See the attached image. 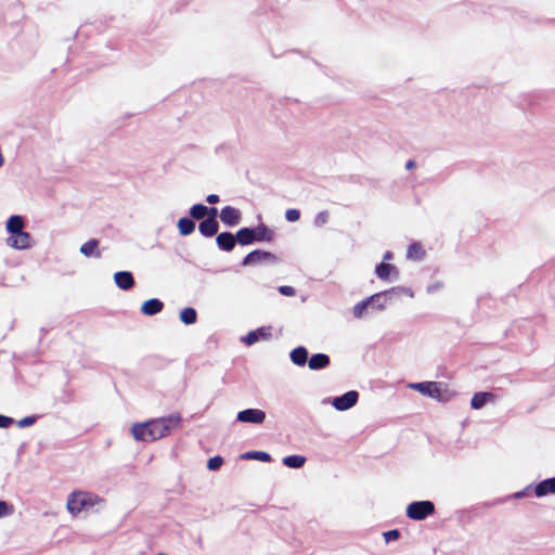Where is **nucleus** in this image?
<instances>
[{
	"label": "nucleus",
	"instance_id": "1",
	"mask_svg": "<svg viewBox=\"0 0 555 555\" xmlns=\"http://www.w3.org/2000/svg\"><path fill=\"white\" fill-rule=\"evenodd\" d=\"M181 421V415L173 413L166 417H159L143 424H134L131 428V433L135 440L154 441L178 429Z\"/></svg>",
	"mask_w": 555,
	"mask_h": 555
},
{
	"label": "nucleus",
	"instance_id": "2",
	"mask_svg": "<svg viewBox=\"0 0 555 555\" xmlns=\"http://www.w3.org/2000/svg\"><path fill=\"white\" fill-rule=\"evenodd\" d=\"M102 502V499L95 494L83 492V491H74L67 499V509L68 512L76 516L80 512L93 507L96 504Z\"/></svg>",
	"mask_w": 555,
	"mask_h": 555
},
{
	"label": "nucleus",
	"instance_id": "3",
	"mask_svg": "<svg viewBox=\"0 0 555 555\" xmlns=\"http://www.w3.org/2000/svg\"><path fill=\"white\" fill-rule=\"evenodd\" d=\"M434 513L435 504L430 501H415L406 507V516L413 520H423Z\"/></svg>",
	"mask_w": 555,
	"mask_h": 555
},
{
	"label": "nucleus",
	"instance_id": "4",
	"mask_svg": "<svg viewBox=\"0 0 555 555\" xmlns=\"http://www.w3.org/2000/svg\"><path fill=\"white\" fill-rule=\"evenodd\" d=\"M276 260H278V258L274 254H272L270 251L261 250V249H256V250L248 253L244 257L242 264L247 267V266H255V264L262 263V262L274 263V262H276Z\"/></svg>",
	"mask_w": 555,
	"mask_h": 555
},
{
	"label": "nucleus",
	"instance_id": "5",
	"mask_svg": "<svg viewBox=\"0 0 555 555\" xmlns=\"http://www.w3.org/2000/svg\"><path fill=\"white\" fill-rule=\"evenodd\" d=\"M217 208L212 207L210 208V216H208L207 219L203 220L199 225L198 230L202 235L206 237L214 236L219 229V224L217 221Z\"/></svg>",
	"mask_w": 555,
	"mask_h": 555
},
{
	"label": "nucleus",
	"instance_id": "6",
	"mask_svg": "<svg viewBox=\"0 0 555 555\" xmlns=\"http://www.w3.org/2000/svg\"><path fill=\"white\" fill-rule=\"evenodd\" d=\"M412 388L418 390L421 393L428 396L434 399L440 400L442 397V391L440 384L437 382H424L413 384Z\"/></svg>",
	"mask_w": 555,
	"mask_h": 555
},
{
	"label": "nucleus",
	"instance_id": "7",
	"mask_svg": "<svg viewBox=\"0 0 555 555\" xmlns=\"http://www.w3.org/2000/svg\"><path fill=\"white\" fill-rule=\"evenodd\" d=\"M358 398H359V393L354 390H350L340 397H336L333 400V405L338 411H346V410L352 408L357 403Z\"/></svg>",
	"mask_w": 555,
	"mask_h": 555
},
{
	"label": "nucleus",
	"instance_id": "8",
	"mask_svg": "<svg viewBox=\"0 0 555 555\" xmlns=\"http://www.w3.org/2000/svg\"><path fill=\"white\" fill-rule=\"evenodd\" d=\"M236 418L242 423L261 424L266 420V413L259 409H247L238 412Z\"/></svg>",
	"mask_w": 555,
	"mask_h": 555
},
{
	"label": "nucleus",
	"instance_id": "9",
	"mask_svg": "<svg viewBox=\"0 0 555 555\" xmlns=\"http://www.w3.org/2000/svg\"><path fill=\"white\" fill-rule=\"evenodd\" d=\"M221 221L230 227L236 225L241 221V212L232 206H225L220 212Z\"/></svg>",
	"mask_w": 555,
	"mask_h": 555
},
{
	"label": "nucleus",
	"instance_id": "10",
	"mask_svg": "<svg viewBox=\"0 0 555 555\" xmlns=\"http://www.w3.org/2000/svg\"><path fill=\"white\" fill-rule=\"evenodd\" d=\"M9 246L16 249H24L30 246V235L27 232H18L8 238Z\"/></svg>",
	"mask_w": 555,
	"mask_h": 555
},
{
	"label": "nucleus",
	"instance_id": "11",
	"mask_svg": "<svg viewBox=\"0 0 555 555\" xmlns=\"http://www.w3.org/2000/svg\"><path fill=\"white\" fill-rule=\"evenodd\" d=\"M255 235V242H268L271 243L274 241L275 233L272 229L268 228L266 224L260 223L256 228L253 229Z\"/></svg>",
	"mask_w": 555,
	"mask_h": 555
},
{
	"label": "nucleus",
	"instance_id": "12",
	"mask_svg": "<svg viewBox=\"0 0 555 555\" xmlns=\"http://www.w3.org/2000/svg\"><path fill=\"white\" fill-rule=\"evenodd\" d=\"M114 281L116 285L128 291L133 287L134 279L131 272L129 271H118L114 274Z\"/></svg>",
	"mask_w": 555,
	"mask_h": 555
},
{
	"label": "nucleus",
	"instance_id": "13",
	"mask_svg": "<svg viewBox=\"0 0 555 555\" xmlns=\"http://www.w3.org/2000/svg\"><path fill=\"white\" fill-rule=\"evenodd\" d=\"M271 327L268 326V327H259L258 330L256 331H251L249 332L245 338H244V341L247 344V345H254L255 343H257L259 339H269L271 337Z\"/></svg>",
	"mask_w": 555,
	"mask_h": 555
},
{
	"label": "nucleus",
	"instance_id": "14",
	"mask_svg": "<svg viewBox=\"0 0 555 555\" xmlns=\"http://www.w3.org/2000/svg\"><path fill=\"white\" fill-rule=\"evenodd\" d=\"M216 242L220 249L231 251L235 247L236 240L232 233L222 232L217 235Z\"/></svg>",
	"mask_w": 555,
	"mask_h": 555
},
{
	"label": "nucleus",
	"instance_id": "15",
	"mask_svg": "<svg viewBox=\"0 0 555 555\" xmlns=\"http://www.w3.org/2000/svg\"><path fill=\"white\" fill-rule=\"evenodd\" d=\"M164 308V304L157 299H149L144 301L141 306V312L145 315H154L156 313H159Z\"/></svg>",
	"mask_w": 555,
	"mask_h": 555
},
{
	"label": "nucleus",
	"instance_id": "16",
	"mask_svg": "<svg viewBox=\"0 0 555 555\" xmlns=\"http://www.w3.org/2000/svg\"><path fill=\"white\" fill-rule=\"evenodd\" d=\"M494 400H495V395H493L492 392H483V391L476 392L470 400V406L475 410H479L482 406H485V404L488 401H494Z\"/></svg>",
	"mask_w": 555,
	"mask_h": 555
},
{
	"label": "nucleus",
	"instance_id": "17",
	"mask_svg": "<svg viewBox=\"0 0 555 555\" xmlns=\"http://www.w3.org/2000/svg\"><path fill=\"white\" fill-rule=\"evenodd\" d=\"M534 493L538 498L546 494L555 493V477L545 479L538 483L534 489Z\"/></svg>",
	"mask_w": 555,
	"mask_h": 555
},
{
	"label": "nucleus",
	"instance_id": "18",
	"mask_svg": "<svg viewBox=\"0 0 555 555\" xmlns=\"http://www.w3.org/2000/svg\"><path fill=\"white\" fill-rule=\"evenodd\" d=\"M330 364V357L325 353H315L308 360L310 370H322Z\"/></svg>",
	"mask_w": 555,
	"mask_h": 555
},
{
	"label": "nucleus",
	"instance_id": "19",
	"mask_svg": "<svg viewBox=\"0 0 555 555\" xmlns=\"http://www.w3.org/2000/svg\"><path fill=\"white\" fill-rule=\"evenodd\" d=\"M99 248V241L95 238L89 240L80 247V253L85 255L86 257H101V253L98 249Z\"/></svg>",
	"mask_w": 555,
	"mask_h": 555
},
{
	"label": "nucleus",
	"instance_id": "20",
	"mask_svg": "<svg viewBox=\"0 0 555 555\" xmlns=\"http://www.w3.org/2000/svg\"><path fill=\"white\" fill-rule=\"evenodd\" d=\"M375 272L376 275L383 281H388L390 279L391 273H393L396 276L398 275V270L396 269V267L386 262H380L376 267Z\"/></svg>",
	"mask_w": 555,
	"mask_h": 555
},
{
	"label": "nucleus",
	"instance_id": "21",
	"mask_svg": "<svg viewBox=\"0 0 555 555\" xmlns=\"http://www.w3.org/2000/svg\"><path fill=\"white\" fill-rule=\"evenodd\" d=\"M235 240L241 245H249L255 242L254 231L250 228H242L235 234Z\"/></svg>",
	"mask_w": 555,
	"mask_h": 555
},
{
	"label": "nucleus",
	"instance_id": "22",
	"mask_svg": "<svg viewBox=\"0 0 555 555\" xmlns=\"http://www.w3.org/2000/svg\"><path fill=\"white\" fill-rule=\"evenodd\" d=\"M291 360L299 365L302 366L308 362V351L305 347H297L291 352Z\"/></svg>",
	"mask_w": 555,
	"mask_h": 555
},
{
	"label": "nucleus",
	"instance_id": "23",
	"mask_svg": "<svg viewBox=\"0 0 555 555\" xmlns=\"http://www.w3.org/2000/svg\"><path fill=\"white\" fill-rule=\"evenodd\" d=\"M380 297V294H375L360 302H358L354 307H353V315L356 318H362L365 310L367 309L369 305L371 302H374L375 299L379 298Z\"/></svg>",
	"mask_w": 555,
	"mask_h": 555
},
{
	"label": "nucleus",
	"instance_id": "24",
	"mask_svg": "<svg viewBox=\"0 0 555 555\" xmlns=\"http://www.w3.org/2000/svg\"><path fill=\"white\" fill-rule=\"evenodd\" d=\"M24 228V220L21 216H12L9 218L7 222L8 231L13 235L15 233L22 232Z\"/></svg>",
	"mask_w": 555,
	"mask_h": 555
},
{
	"label": "nucleus",
	"instance_id": "25",
	"mask_svg": "<svg viewBox=\"0 0 555 555\" xmlns=\"http://www.w3.org/2000/svg\"><path fill=\"white\" fill-rule=\"evenodd\" d=\"M178 229L181 235H189L193 233L195 229V222L190 218L183 217L178 221Z\"/></svg>",
	"mask_w": 555,
	"mask_h": 555
},
{
	"label": "nucleus",
	"instance_id": "26",
	"mask_svg": "<svg viewBox=\"0 0 555 555\" xmlns=\"http://www.w3.org/2000/svg\"><path fill=\"white\" fill-rule=\"evenodd\" d=\"M190 215L193 219L201 220L206 215L210 216V208H207L203 204H195L191 207Z\"/></svg>",
	"mask_w": 555,
	"mask_h": 555
},
{
	"label": "nucleus",
	"instance_id": "27",
	"mask_svg": "<svg viewBox=\"0 0 555 555\" xmlns=\"http://www.w3.org/2000/svg\"><path fill=\"white\" fill-rule=\"evenodd\" d=\"M408 258L420 260L425 256V250L420 243H412L406 253Z\"/></svg>",
	"mask_w": 555,
	"mask_h": 555
},
{
	"label": "nucleus",
	"instance_id": "28",
	"mask_svg": "<svg viewBox=\"0 0 555 555\" xmlns=\"http://www.w3.org/2000/svg\"><path fill=\"white\" fill-rule=\"evenodd\" d=\"M241 457L245 459V460H257V461H261V462H270L271 461V455L263 451H249V452L242 454Z\"/></svg>",
	"mask_w": 555,
	"mask_h": 555
},
{
	"label": "nucleus",
	"instance_id": "29",
	"mask_svg": "<svg viewBox=\"0 0 555 555\" xmlns=\"http://www.w3.org/2000/svg\"><path fill=\"white\" fill-rule=\"evenodd\" d=\"M306 463V457L301 455H289L283 459V464L291 468H299Z\"/></svg>",
	"mask_w": 555,
	"mask_h": 555
},
{
	"label": "nucleus",
	"instance_id": "30",
	"mask_svg": "<svg viewBox=\"0 0 555 555\" xmlns=\"http://www.w3.org/2000/svg\"><path fill=\"white\" fill-rule=\"evenodd\" d=\"M196 319H197V313H196L195 309H193V308H185L180 313V320L184 324H188V325L194 324L196 322Z\"/></svg>",
	"mask_w": 555,
	"mask_h": 555
},
{
	"label": "nucleus",
	"instance_id": "31",
	"mask_svg": "<svg viewBox=\"0 0 555 555\" xmlns=\"http://www.w3.org/2000/svg\"><path fill=\"white\" fill-rule=\"evenodd\" d=\"M223 464V459L219 455L210 457L207 462V468L210 470L219 469Z\"/></svg>",
	"mask_w": 555,
	"mask_h": 555
},
{
	"label": "nucleus",
	"instance_id": "32",
	"mask_svg": "<svg viewBox=\"0 0 555 555\" xmlns=\"http://www.w3.org/2000/svg\"><path fill=\"white\" fill-rule=\"evenodd\" d=\"M285 218L289 222H295L300 218V211L296 208L287 209L285 212Z\"/></svg>",
	"mask_w": 555,
	"mask_h": 555
},
{
	"label": "nucleus",
	"instance_id": "33",
	"mask_svg": "<svg viewBox=\"0 0 555 555\" xmlns=\"http://www.w3.org/2000/svg\"><path fill=\"white\" fill-rule=\"evenodd\" d=\"M13 512V507L8 505L7 502L0 501V517L10 515Z\"/></svg>",
	"mask_w": 555,
	"mask_h": 555
},
{
	"label": "nucleus",
	"instance_id": "34",
	"mask_svg": "<svg viewBox=\"0 0 555 555\" xmlns=\"http://www.w3.org/2000/svg\"><path fill=\"white\" fill-rule=\"evenodd\" d=\"M279 292L284 295V296H288V297H292V296H295L296 295V291L293 286H288V285H283V286H280L279 287Z\"/></svg>",
	"mask_w": 555,
	"mask_h": 555
},
{
	"label": "nucleus",
	"instance_id": "35",
	"mask_svg": "<svg viewBox=\"0 0 555 555\" xmlns=\"http://www.w3.org/2000/svg\"><path fill=\"white\" fill-rule=\"evenodd\" d=\"M399 537H400V532L397 529L389 530L384 533V538H385L386 542L395 541V540L399 539Z\"/></svg>",
	"mask_w": 555,
	"mask_h": 555
},
{
	"label": "nucleus",
	"instance_id": "36",
	"mask_svg": "<svg viewBox=\"0 0 555 555\" xmlns=\"http://www.w3.org/2000/svg\"><path fill=\"white\" fill-rule=\"evenodd\" d=\"M36 422V418L34 416H27L18 421L20 427H27L31 426Z\"/></svg>",
	"mask_w": 555,
	"mask_h": 555
},
{
	"label": "nucleus",
	"instance_id": "37",
	"mask_svg": "<svg viewBox=\"0 0 555 555\" xmlns=\"http://www.w3.org/2000/svg\"><path fill=\"white\" fill-rule=\"evenodd\" d=\"M13 418L0 415V428H8L10 425L13 424Z\"/></svg>",
	"mask_w": 555,
	"mask_h": 555
},
{
	"label": "nucleus",
	"instance_id": "38",
	"mask_svg": "<svg viewBox=\"0 0 555 555\" xmlns=\"http://www.w3.org/2000/svg\"><path fill=\"white\" fill-rule=\"evenodd\" d=\"M207 203L216 204L219 202V196L217 194H210L206 197Z\"/></svg>",
	"mask_w": 555,
	"mask_h": 555
},
{
	"label": "nucleus",
	"instance_id": "39",
	"mask_svg": "<svg viewBox=\"0 0 555 555\" xmlns=\"http://www.w3.org/2000/svg\"><path fill=\"white\" fill-rule=\"evenodd\" d=\"M416 166L414 160H408L405 164L406 169H413Z\"/></svg>",
	"mask_w": 555,
	"mask_h": 555
},
{
	"label": "nucleus",
	"instance_id": "40",
	"mask_svg": "<svg viewBox=\"0 0 555 555\" xmlns=\"http://www.w3.org/2000/svg\"><path fill=\"white\" fill-rule=\"evenodd\" d=\"M392 258V254L391 251H387L385 255H384V260H390Z\"/></svg>",
	"mask_w": 555,
	"mask_h": 555
}]
</instances>
